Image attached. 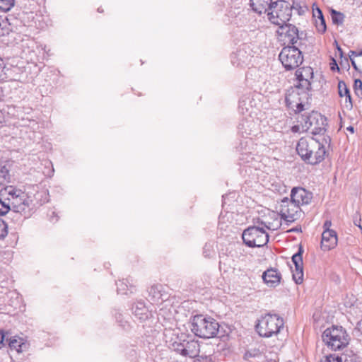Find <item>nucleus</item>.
<instances>
[{
  "label": "nucleus",
  "instance_id": "nucleus-36",
  "mask_svg": "<svg viewBox=\"0 0 362 362\" xmlns=\"http://www.w3.org/2000/svg\"><path fill=\"white\" fill-rule=\"evenodd\" d=\"M344 97L345 98L344 107L347 110H351L352 107H353V103H352L351 95L349 94V95H345Z\"/></svg>",
  "mask_w": 362,
  "mask_h": 362
},
{
  "label": "nucleus",
  "instance_id": "nucleus-3",
  "mask_svg": "<svg viewBox=\"0 0 362 362\" xmlns=\"http://www.w3.org/2000/svg\"><path fill=\"white\" fill-rule=\"evenodd\" d=\"M284 325L282 317L276 314L267 313L258 320L255 328L259 336L271 337L279 333Z\"/></svg>",
  "mask_w": 362,
  "mask_h": 362
},
{
  "label": "nucleus",
  "instance_id": "nucleus-13",
  "mask_svg": "<svg viewBox=\"0 0 362 362\" xmlns=\"http://www.w3.org/2000/svg\"><path fill=\"white\" fill-rule=\"evenodd\" d=\"M291 199L300 207L309 204L313 199V194L304 188L294 187L291 190Z\"/></svg>",
  "mask_w": 362,
  "mask_h": 362
},
{
  "label": "nucleus",
  "instance_id": "nucleus-1",
  "mask_svg": "<svg viewBox=\"0 0 362 362\" xmlns=\"http://www.w3.org/2000/svg\"><path fill=\"white\" fill-rule=\"evenodd\" d=\"M296 151L300 158L311 165L320 163L325 159L326 154L324 144L320 137L305 136L299 139Z\"/></svg>",
  "mask_w": 362,
  "mask_h": 362
},
{
  "label": "nucleus",
  "instance_id": "nucleus-21",
  "mask_svg": "<svg viewBox=\"0 0 362 362\" xmlns=\"http://www.w3.org/2000/svg\"><path fill=\"white\" fill-rule=\"evenodd\" d=\"M181 354L185 356L194 357L197 354L196 350H199V345L194 341H187L185 345L182 346Z\"/></svg>",
  "mask_w": 362,
  "mask_h": 362
},
{
  "label": "nucleus",
  "instance_id": "nucleus-34",
  "mask_svg": "<svg viewBox=\"0 0 362 362\" xmlns=\"http://www.w3.org/2000/svg\"><path fill=\"white\" fill-rule=\"evenodd\" d=\"M7 224L4 221L0 219V239L4 238L8 234Z\"/></svg>",
  "mask_w": 362,
  "mask_h": 362
},
{
  "label": "nucleus",
  "instance_id": "nucleus-41",
  "mask_svg": "<svg viewBox=\"0 0 362 362\" xmlns=\"http://www.w3.org/2000/svg\"><path fill=\"white\" fill-rule=\"evenodd\" d=\"M332 62L330 63V69H331V70L335 71L337 69V70L339 71V68L338 66V64H337L336 60L334 59H332Z\"/></svg>",
  "mask_w": 362,
  "mask_h": 362
},
{
  "label": "nucleus",
  "instance_id": "nucleus-42",
  "mask_svg": "<svg viewBox=\"0 0 362 362\" xmlns=\"http://www.w3.org/2000/svg\"><path fill=\"white\" fill-rule=\"evenodd\" d=\"M331 226H332V222H331V221H329V220H327V221L324 223V225H323L324 231H327V230H332V229H330Z\"/></svg>",
  "mask_w": 362,
  "mask_h": 362
},
{
  "label": "nucleus",
  "instance_id": "nucleus-30",
  "mask_svg": "<svg viewBox=\"0 0 362 362\" xmlns=\"http://www.w3.org/2000/svg\"><path fill=\"white\" fill-rule=\"evenodd\" d=\"M261 356V351L258 349H250L245 354V358H256Z\"/></svg>",
  "mask_w": 362,
  "mask_h": 362
},
{
  "label": "nucleus",
  "instance_id": "nucleus-35",
  "mask_svg": "<svg viewBox=\"0 0 362 362\" xmlns=\"http://www.w3.org/2000/svg\"><path fill=\"white\" fill-rule=\"evenodd\" d=\"M354 90L358 96L362 95V81L360 79H356L354 81Z\"/></svg>",
  "mask_w": 362,
  "mask_h": 362
},
{
  "label": "nucleus",
  "instance_id": "nucleus-24",
  "mask_svg": "<svg viewBox=\"0 0 362 362\" xmlns=\"http://www.w3.org/2000/svg\"><path fill=\"white\" fill-rule=\"evenodd\" d=\"M6 191L8 193V195L10 197L8 199L10 201H13L15 199H17L18 197H26V194L23 192L21 189H16L13 187L12 186H10L6 189Z\"/></svg>",
  "mask_w": 362,
  "mask_h": 362
},
{
  "label": "nucleus",
  "instance_id": "nucleus-32",
  "mask_svg": "<svg viewBox=\"0 0 362 362\" xmlns=\"http://www.w3.org/2000/svg\"><path fill=\"white\" fill-rule=\"evenodd\" d=\"M320 362H342V358L338 355L330 354L329 356H326L323 360L320 361Z\"/></svg>",
  "mask_w": 362,
  "mask_h": 362
},
{
  "label": "nucleus",
  "instance_id": "nucleus-20",
  "mask_svg": "<svg viewBox=\"0 0 362 362\" xmlns=\"http://www.w3.org/2000/svg\"><path fill=\"white\" fill-rule=\"evenodd\" d=\"M132 310L134 315L140 320H145L148 318L151 315L144 303L142 301L136 302L133 306Z\"/></svg>",
  "mask_w": 362,
  "mask_h": 362
},
{
  "label": "nucleus",
  "instance_id": "nucleus-33",
  "mask_svg": "<svg viewBox=\"0 0 362 362\" xmlns=\"http://www.w3.org/2000/svg\"><path fill=\"white\" fill-rule=\"evenodd\" d=\"M316 28L320 33H324L326 31V24L324 17L319 19V22L316 20Z\"/></svg>",
  "mask_w": 362,
  "mask_h": 362
},
{
  "label": "nucleus",
  "instance_id": "nucleus-37",
  "mask_svg": "<svg viewBox=\"0 0 362 362\" xmlns=\"http://www.w3.org/2000/svg\"><path fill=\"white\" fill-rule=\"evenodd\" d=\"M8 337V332H6L4 329H0V349L5 346V339Z\"/></svg>",
  "mask_w": 362,
  "mask_h": 362
},
{
  "label": "nucleus",
  "instance_id": "nucleus-27",
  "mask_svg": "<svg viewBox=\"0 0 362 362\" xmlns=\"http://www.w3.org/2000/svg\"><path fill=\"white\" fill-rule=\"evenodd\" d=\"M15 4V0H0V11H9Z\"/></svg>",
  "mask_w": 362,
  "mask_h": 362
},
{
  "label": "nucleus",
  "instance_id": "nucleus-9",
  "mask_svg": "<svg viewBox=\"0 0 362 362\" xmlns=\"http://www.w3.org/2000/svg\"><path fill=\"white\" fill-rule=\"evenodd\" d=\"M291 8L284 1H275L267 13L269 21L279 27L289 21L291 17Z\"/></svg>",
  "mask_w": 362,
  "mask_h": 362
},
{
  "label": "nucleus",
  "instance_id": "nucleus-40",
  "mask_svg": "<svg viewBox=\"0 0 362 362\" xmlns=\"http://www.w3.org/2000/svg\"><path fill=\"white\" fill-rule=\"evenodd\" d=\"M238 128H239V129H240V131H242V133H243V134H244V133H245V134H247V135L250 134V132H251V130H250H250H247V129H246L245 128V123H244V122H243V123L240 124H239V127H238Z\"/></svg>",
  "mask_w": 362,
  "mask_h": 362
},
{
  "label": "nucleus",
  "instance_id": "nucleus-7",
  "mask_svg": "<svg viewBox=\"0 0 362 362\" xmlns=\"http://www.w3.org/2000/svg\"><path fill=\"white\" fill-rule=\"evenodd\" d=\"M244 243L250 247H260L269 241V235L263 227L250 226L242 235Z\"/></svg>",
  "mask_w": 362,
  "mask_h": 362
},
{
  "label": "nucleus",
  "instance_id": "nucleus-46",
  "mask_svg": "<svg viewBox=\"0 0 362 362\" xmlns=\"http://www.w3.org/2000/svg\"><path fill=\"white\" fill-rule=\"evenodd\" d=\"M320 139H321V137H320ZM324 140H325V143H327V140H325L324 137L322 138V139H320V141H321L322 143H323Z\"/></svg>",
  "mask_w": 362,
  "mask_h": 362
},
{
  "label": "nucleus",
  "instance_id": "nucleus-11",
  "mask_svg": "<svg viewBox=\"0 0 362 362\" xmlns=\"http://www.w3.org/2000/svg\"><path fill=\"white\" fill-rule=\"evenodd\" d=\"M296 76L298 80L296 86L303 90L310 91L311 81L313 78V70L310 66H304L296 70Z\"/></svg>",
  "mask_w": 362,
  "mask_h": 362
},
{
  "label": "nucleus",
  "instance_id": "nucleus-44",
  "mask_svg": "<svg viewBox=\"0 0 362 362\" xmlns=\"http://www.w3.org/2000/svg\"><path fill=\"white\" fill-rule=\"evenodd\" d=\"M347 131H349L351 133L354 132V128L352 126H349L346 128Z\"/></svg>",
  "mask_w": 362,
  "mask_h": 362
},
{
  "label": "nucleus",
  "instance_id": "nucleus-14",
  "mask_svg": "<svg viewBox=\"0 0 362 362\" xmlns=\"http://www.w3.org/2000/svg\"><path fill=\"white\" fill-rule=\"evenodd\" d=\"M278 33L281 36H284V40H286L288 43L295 45L298 40V30L297 28L290 23H285L279 27Z\"/></svg>",
  "mask_w": 362,
  "mask_h": 362
},
{
  "label": "nucleus",
  "instance_id": "nucleus-2",
  "mask_svg": "<svg viewBox=\"0 0 362 362\" xmlns=\"http://www.w3.org/2000/svg\"><path fill=\"white\" fill-rule=\"evenodd\" d=\"M219 327L218 322L210 316L197 315L191 320V330L200 338L215 337L218 332Z\"/></svg>",
  "mask_w": 362,
  "mask_h": 362
},
{
  "label": "nucleus",
  "instance_id": "nucleus-49",
  "mask_svg": "<svg viewBox=\"0 0 362 362\" xmlns=\"http://www.w3.org/2000/svg\"><path fill=\"white\" fill-rule=\"evenodd\" d=\"M264 227H265L266 228H269L267 226H266V225H264Z\"/></svg>",
  "mask_w": 362,
  "mask_h": 362
},
{
  "label": "nucleus",
  "instance_id": "nucleus-17",
  "mask_svg": "<svg viewBox=\"0 0 362 362\" xmlns=\"http://www.w3.org/2000/svg\"><path fill=\"white\" fill-rule=\"evenodd\" d=\"M6 340L8 341L9 348L18 354L26 351L30 346V344L26 339L17 335L10 337Z\"/></svg>",
  "mask_w": 362,
  "mask_h": 362
},
{
  "label": "nucleus",
  "instance_id": "nucleus-22",
  "mask_svg": "<svg viewBox=\"0 0 362 362\" xmlns=\"http://www.w3.org/2000/svg\"><path fill=\"white\" fill-rule=\"evenodd\" d=\"M349 58L353 67L358 72L362 73V50L359 52L350 51Z\"/></svg>",
  "mask_w": 362,
  "mask_h": 362
},
{
  "label": "nucleus",
  "instance_id": "nucleus-8",
  "mask_svg": "<svg viewBox=\"0 0 362 362\" xmlns=\"http://www.w3.org/2000/svg\"><path fill=\"white\" fill-rule=\"evenodd\" d=\"M279 59L286 70L295 69L303 62L301 51L295 46L284 47L279 54Z\"/></svg>",
  "mask_w": 362,
  "mask_h": 362
},
{
  "label": "nucleus",
  "instance_id": "nucleus-28",
  "mask_svg": "<svg viewBox=\"0 0 362 362\" xmlns=\"http://www.w3.org/2000/svg\"><path fill=\"white\" fill-rule=\"evenodd\" d=\"M338 92L341 98L350 94L349 90L344 81H339L338 83Z\"/></svg>",
  "mask_w": 362,
  "mask_h": 362
},
{
  "label": "nucleus",
  "instance_id": "nucleus-10",
  "mask_svg": "<svg viewBox=\"0 0 362 362\" xmlns=\"http://www.w3.org/2000/svg\"><path fill=\"white\" fill-rule=\"evenodd\" d=\"M276 209L279 210L281 218L288 222H293L296 219L300 207L291 199L289 200L286 197L281 201Z\"/></svg>",
  "mask_w": 362,
  "mask_h": 362
},
{
  "label": "nucleus",
  "instance_id": "nucleus-39",
  "mask_svg": "<svg viewBox=\"0 0 362 362\" xmlns=\"http://www.w3.org/2000/svg\"><path fill=\"white\" fill-rule=\"evenodd\" d=\"M237 58L239 59V60L240 61V63H238V64H240L241 63L242 64H244L245 62V59H243L242 57H244V52L243 50L240 49L237 52V53L235 54Z\"/></svg>",
  "mask_w": 362,
  "mask_h": 362
},
{
  "label": "nucleus",
  "instance_id": "nucleus-5",
  "mask_svg": "<svg viewBox=\"0 0 362 362\" xmlns=\"http://www.w3.org/2000/svg\"><path fill=\"white\" fill-rule=\"evenodd\" d=\"M326 118L320 113L313 111L308 115H302L298 122L303 131L310 130L313 135L322 137L326 132Z\"/></svg>",
  "mask_w": 362,
  "mask_h": 362
},
{
  "label": "nucleus",
  "instance_id": "nucleus-31",
  "mask_svg": "<svg viewBox=\"0 0 362 362\" xmlns=\"http://www.w3.org/2000/svg\"><path fill=\"white\" fill-rule=\"evenodd\" d=\"M10 210V204L0 199V216L6 215Z\"/></svg>",
  "mask_w": 362,
  "mask_h": 362
},
{
  "label": "nucleus",
  "instance_id": "nucleus-43",
  "mask_svg": "<svg viewBox=\"0 0 362 362\" xmlns=\"http://www.w3.org/2000/svg\"><path fill=\"white\" fill-rule=\"evenodd\" d=\"M356 329L362 334V319L357 323Z\"/></svg>",
  "mask_w": 362,
  "mask_h": 362
},
{
  "label": "nucleus",
  "instance_id": "nucleus-15",
  "mask_svg": "<svg viewBox=\"0 0 362 362\" xmlns=\"http://www.w3.org/2000/svg\"><path fill=\"white\" fill-rule=\"evenodd\" d=\"M262 279L264 283L267 284V286L275 288L280 284L281 274L276 269H268L264 272L262 274Z\"/></svg>",
  "mask_w": 362,
  "mask_h": 362
},
{
  "label": "nucleus",
  "instance_id": "nucleus-12",
  "mask_svg": "<svg viewBox=\"0 0 362 362\" xmlns=\"http://www.w3.org/2000/svg\"><path fill=\"white\" fill-rule=\"evenodd\" d=\"M303 250L299 248V251L292 257V262L295 265V269L292 270L293 279L297 284H300L303 281V263L302 257Z\"/></svg>",
  "mask_w": 362,
  "mask_h": 362
},
{
  "label": "nucleus",
  "instance_id": "nucleus-26",
  "mask_svg": "<svg viewBox=\"0 0 362 362\" xmlns=\"http://www.w3.org/2000/svg\"><path fill=\"white\" fill-rule=\"evenodd\" d=\"M331 18L332 23L335 25H341L344 20V14L334 9L331 11Z\"/></svg>",
  "mask_w": 362,
  "mask_h": 362
},
{
  "label": "nucleus",
  "instance_id": "nucleus-16",
  "mask_svg": "<svg viewBox=\"0 0 362 362\" xmlns=\"http://www.w3.org/2000/svg\"><path fill=\"white\" fill-rule=\"evenodd\" d=\"M337 245V235L334 230L323 231L321 240V248L328 251L334 248Z\"/></svg>",
  "mask_w": 362,
  "mask_h": 362
},
{
  "label": "nucleus",
  "instance_id": "nucleus-47",
  "mask_svg": "<svg viewBox=\"0 0 362 362\" xmlns=\"http://www.w3.org/2000/svg\"><path fill=\"white\" fill-rule=\"evenodd\" d=\"M320 139H321V137H320ZM324 140H325V143H327V140H325L324 137L322 138V139H320V141H321L322 143H323Z\"/></svg>",
  "mask_w": 362,
  "mask_h": 362
},
{
  "label": "nucleus",
  "instance_id": "nucleus-29",
  "mask_svg": "<svg viewBox=\"0 0 362 362\" xmlns=\"http://www.w3.org/2000/svg\"><path fill=\"white\" fill-rule=\"evenodd\" d=\"M129 283L128 279L119 281V283H117V293L121 294H127L128 291V285L127 283Z\"/></svg>",
  "mask_w": 362,
  "mask_h": 362
},
{
  "label": "nucleus",
  "instance_id": "nucleus-19",
  "mask_svg": "<svg viewBox=\"0 0 362 362\" xmlns=\"http://www.w3.org/2000/svg\"><path fill=\"white\" fill-rule=\"evenodd\" d=\"M273 5L272 0H250L252 10L259 14L268 13Z\"/></svg>",
  "mask_w": 362,
  "mask_h": 362
},
{
  "label": "nucleus",
  "instance_id": "nucleus-23",
  "mask_svg": "<svg viewBox=\"0 0 362 362\" xmlns=\"http://www.w3.org/2000/svg\"><path fill=\"white\" fill-rule=\"evenodd\" d=\"M11 30L12 28L8 19L0 16V37L8 35Z\"/></svg>",
  "mask_w": 362,
  "mask_h": 362
},
{
  "label": "nucleus",
  "instance_id": "nucleus-48",
  "mask_svg": "<svg viewBox=\"0 0 362 362\" xmlns=\"http://www.w3.org/2000/svg\"><path fill=\"white\" fill-rule=\"evenodd\" d=\"M355 225L357 226L358 227V225H361L360 223H358V222H356V221H355Z\"/></svg>",
  "mask_w": 362,
  "mask_h": 362
},
{
  "label": "nucleus",
  "instance_id": "nucleus-38",
  "mask_svg": "<svg viewBox=\"0 0 362 362\" xmlns=\"http://www.w3.org/2000/svg\"><path fill=\"white\" fill-rule=\"evenodd\" d=\"M313 18H316V20H319L320 18L324 17L322 11L319 8L313 9Z\"/></svg>",
  "mask_w": 362,
  "mask_h": 362
},
{
  "label": "nucleus",
  "instance_id": "nucleus-6",
  "mask_svg": "<svg viewBox=\"0 0 362 362\" xmlns=\"http://www.w3.org/2000/svg\"><path fill=\"white\" fill-rule=\"evenodd\" d=\"M310 91L303 90L299 86H295L291 90H288L285 102L286 106L293 110L296 113L302 112L304 110L305 103L310 98Z\"/></svg>",
  "mask_w": 362,
  "mask_h": 362
},
{
  "label": "nucleus",
  "instance_id": "nucleus-4",
  "mask_svg": "<svg viewBox=\"0 0 362 362\" xmlns=\"http://www.w3.org/2000/svg\"><path fill=\"white\" fill-rule=\"evenodd\" d=\"M322 341L332 350H341L349 342V336L346 331L339 326L327 328L322 335Z\"/></svg>",
  "mask_w": 362,
  "mask_h": 362
},
{
  "label": "nucleus",
  "instance_id": "nucleus-25",
  "mask_svg": "<svg viewBox=\"0 0 362 362\" xmlns=\"http://www.w3.org/2000/svg\"><path fill=\"white\" fill-rule=\"evenodd\" d=\"M159 286H153L151 287L149 294L152 297V300L154 303H158L160 300H163L162 294L159 289Z\"/></svg>",
  "mask_w": 362,
  "mask_h": 362
},
{
  "label": "nucleus",
  "instance_id": "nucleus-45",
  "mask_svg": "<svg viewBox=\"0 0 362 362\" xmlns=\"http://www.w3.org/2000/svg\"><path fill=\"white\" fill-rule=\"evenodd\" d=\"M337 49L339 52L340 55L342 56V54H343L342 49L339 47H337Z\"/></svg>",
  "mask_w": 362,
  "mask_h": 362
},
{
  "label": "nucleus",
  "instance_id": "nucleus-18",
  "mask_svg": "<svg viewBox=\"0 0 362 362\" xmlns=\"http://www.w3.org/2000/svg\"><path fill=\"white\" fill-rule=\"evenodd\" d=\"M11 204L13 210L18 213H25L27 209L33 204V200L26 194V197H18L17 199H13Z\"/></svg>",
  "mask_w": 362,
  "mask_h": 362
}]
</instances>
